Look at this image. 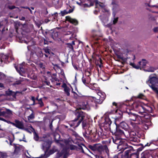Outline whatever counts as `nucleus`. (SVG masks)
<instances>
[{"label": "nucleus", "instance_id": "36", "mask_svg": "<svg viewBox=\"0 0 158 158\" xmlns=\"http://www.w3.org/2000/svg\"><path fill=\"white\" fill-rule=\"evenodd\" d=\"M44 50L46 54H50V50L49 49L46 48L44 49Z\"/></svg>", "mask_w": 158, "mask_h": 158}, {"label": "nucleus", "instance_id": "6", "mask_svg": "<svg viewBox=\"0 0 158 158\" xmlns=\"http://www.w3.org/2000/svg\"><path fill=\"white\" fill-rule=\"evenodd\" d=\"M96 150L99 152L102 153L104 151L106 153L108 157L109 156V151L107 146L106 145H102L101 144H97Z\"/></svg>", "mask_w": 158, "mask_h": 158}, {"label": "nucleus", "instance_id": "44", "mask_svg": "<svg viewBox=\"0 0 158 158\" xmlns=\"http://www.w3.org/2000/svg\"><path fill=\"white\" fill-rule=\"evenodd\" d=\"M82 6L84 7L89 6L87 4H82Z\"/></svg>", "mask_w": 158, "mask_h": 158}, {"label": "nucleus", "instance_id": "27", "mask_svg": "<svg viewBox=\"0 0 158 158\" xmlns=\"http://www.w3.org/2000/svg\"><path fill=\"white\" fill-rule=\"evenodd\" d=\"M5 113V112L4 111H1V110H0V116L4 115ZM0 120L4 121V122H6V120L5 119L1 117H0Z\"/></svg>", "mask_w": 158, "mask_h": 158}, {"label": "nucleus", "instance_id": "61", "mask_svg": "<svg viewBox=\"0 0 158 158\" xmlns=\"http://www.w3.org/2000/svg\"><path fill=\"white\" fill-rule=\"evenodd\" d=\"M38 102H40V101H42V98H40L38 100Z\"/></svg>", "mask_w": 158, "mask_h": 158}, {"label": "nucleus", "instance_id": "58", "mask_svg": "<svg viewBox=\"0 0 158 158\" xmlns=\"http://www.w3.org/2000/svg\"><path fill=\"white\" fill-rule=\"evenodd\" d=\"M3 86V85L1 83H0V87H2Z\"/></svg>", "mask_w": 158, "mask_h": 158}, {"label": "nucleus", "instance_id": "13", "mask_svg": "<svg viewBox=\"0 0 158 158\" xmlns=\"http://www.w3.org/2000/svg\"><path fill=\"white\" fill-rule=\"evenodd\" d=\"M152 152L150 150H146L142 153L141 155L145 158H149L152 156Z\"/></svg>", "mask_w": 158, "mask_h": 158}, {"label": "nucleus", "instance_id": "63", "mask_svg": "<svg viewBox=\"0 0 158 158\" xmlns=\"http://www.w3.org/2000/svg\"><path fill=\"white\" fill-rule=\"evenodd\" d=\"M56 136H57V137H58V138H59L60 137V136L59 134L56 135Z\"/></svg>", "mask_w": 158, "mask_h": 158}, {"label": "nucleus", "instance_id": "51", "mask_svg": "<svg viewBox=\"0 0 158 158\" xmlns=\"http://www.w3.org/2000/svg\"><path fill=\"white\" fill-rule=\"evenodd\" d=\"M31 99L34 102H35V98L34 97H32Z\"/></svg>", "mask_w": 158, "mask_h": 158}, {"label": "nucleus", "instance_id": "3", "mask_svg": "<svg viewBox=\"0 0 158 158\" xmlns=\"http://www.w3.org/2000/svg\"><path fill=\"white\" fill-rule=\"evenodd\" d=\"M75 115L77 118L70 122V125L73 127H77L84 119L85 116L81 109L77 110L75 111Z\"/></svg>", "mask_w": 158, "mask_h": 158}, {"label": "nucleus", "instance_id": "41", "mask_svg": "<svg viewBox=\"0 0 158 158\" xmlns=\"http://www.w3.org/2000/svg\"><path fill=\"white\" fill-rule=\"evenodd\" d=\"M38 104L40 105V107H42L44 106V104L42 101L39 102H38Z\"/></svg>", "mask_w": 158, "mask_h": 158}, {"label": "nucleus", "instance_id": "33", "mask_svg": "<svg viewBox=\"0 0 158 158\" xmlns=\"http://www.w3.org/2000/svg\"><path fill=\"white\" fill-rule=\"evenodd\" d=\"M0 155L1 156L0 158H6L7 157V155L6 153L1 152H0Z\"/></svg>", "mask_w": 158, "mask_h": 158}, {"label": "nucleus", "instance_id": "53", "mask_svg": "<svg viewBox=\"0 0 158 158\" xmlns=\"http://www.w3.org/2000/svg\"><path fill=\"white\" fill-rule=\"evenodd\" d=\"M98 12V10H95L94 11V13L95 14H97V12Z\"/></svg>", "mask_w": 158, "mask_h": 158}, {"label": "nucleus", "instance_id": "14", "mask_svg": "<svg viewBox=\"0 0 158 158\" xmlns=\"http://www.w3.org/2000/svg\"><path fill=\"white\" fill-rule=\"evenodd\" d=\"M15 123H12L14 126L20 129H22L23 128V125L21 122L17 120H15Z\"/></svg>", "mask_w": 158, "mask_h": 158}, {"label": "nucleus", "instance_id": "26", "mask_svg": "<svg viewBox=\"0 0 158 158\" xmlns=\"http://www.w3.org/2000/svg\"><path fill=\"white\" fill-rule=\"evenodd\" d=\"M151 125V123H144L143 125V128L146 130L148 129L149 126Z\"/></svg>", "mask_w": 158, "mask_h": 158}, {"label": "nucleus", "instance_id": "45", "mask_svg": "<svg viewBox=\"0 0 158 158\" xmlns=\"http://www.w3.org/2000/svg\"><path fill=\"white\" fill-rule=\"evenodd\" d=\"M8 7L10 9H13L15 8V6H9Z\"/></svg>", "mask_w": 158, "mask_h": 158}, {"label": "nucleus", "instance_id": "38", "mask_svg": "<svg viewBox=\"0 0 158 158\" xmlns=\"http://www.w3.org/2000/svg\"><path fill=\"white\" fill-rule=\"evenodd\" d=\"M80 2H78V1H76V3L77 4L79 5V6H82V3L83 2V1H81V0H80Z\"/></svg>", "mask_w": 158, "mask_h": 158}, {"label": "nucleus", "instance_id": "10", "mask_svg": "<svg viewBox=\"0 0 158 158\" xmlns=\"http://www.w3.org/2000/svg\"><path fill=\"white\" fill-rule=\"evenodd\" d=\"M95 6L96 8H98L99 9H101L103 12H108V10L107 9L105 5L103 3L96 1H95Z\"/></svg>", "mask_w": 158, "mask_h": 158}, {"label": "nucleus", "instance_id": "57", "mask_svg": "<svg viewBox=\"0 0 158 158\" xmlns=\"http://www.w3.org/2000/svg\"><path fill=\"white\" fill-rule=\"evenodd\" d=\"M113 105H114V106H116L117 105V103L116 102H113Z\"/></svg>", "mask_w": 158, "mask_h": 158}, {"label": "nucleus", "instance_id": "2", "mask_svg": "<svg viewBox=\"0 0 158 158\" xmlns=\"http://www.w3.org/2000/svg\"><path fill=\"white\" fill-rule=\"evenodd\" d=\"M134 110L142 115L141 117H145L146 114L148 112L152 113V109L151 107L142 106L140 103L135 102L132 104Z\"/></svg>", "mask_w": 158, "mask_h": 158}, {"label": "nucleus", "instance_id": "9", "mask_svg": "<svg viewBox=\"0 0 158 158\" xmlns=\"http://www.w3.org/2000/svg\"><path fill=\"white\" fill-rule=\"evenodd\" d=\"M97 96L96 100H95L96 102L101 104L104 100L105 98V94L104 93L98 91L97 92Z\"/></svg>", "mask_w": 158, "mask_h": 158}, {"label": "nucleus", "instance_id": "43", "mask_svg": "<svg viewBox=\"0 0 158 158\" xmlns=\"http://www.w3.org/2000/svg\"><path fill=\"white\" fill-rule=\"evenodd\" d=\"M153 31L155 32H158V27H156L154 28Z\"/></svg>", "mask_w": 158, "mask_h": 158}, {"label": "nucleus", "instance_id": "30", "mask_svg": "<svg viewBox=\"0 0 158 158\" xmlns=\"http://www.w3.org/2000/svg\"><path fill=\"white\" fill-rule=\"evenodd\" d=\"M8 139L10 141V144L11 145V143L13 142L14 139V135H12L10 137H9Z\"/></svg>", "mask_w": 158, "mask_h": 158}, {"label": "nucleus", "instance_id": "37", "mask_svg": "<svg viewBox=\"0 0 158 158\" xmlns=\"http://www.w3.org/2000/svg\"><path fill=\"white\" fill-rule=\"evenodd\" d=\"M5 112L6 113H7L9 115H11L12 114V111L9 109H6V112Z\"/></svg>", "mask_w": 158, "mask_h": 158}, {"label": "nucleus", "instance_id": "31", "mask_svg": "<svg viewBox=\"0 0 158 158\" xmlns=\"http://www.w3.org/2000/svg\"><path fill=\"white\" fill-rule=\"evenodd\" d=\"M97 144H95L94 146L90 145L89 146V148L92 149V150L95 151L96 150V146Z\"/></svg>", "mask_w": 158, "mask_h": 158}, {"label": "nucleus", "instance_id": "46", "mask_svg": "<svg viewBox=\"0 0 158 158\" xmlns=\"http://www.w3.org/2000/svg\"><path fill=\"white\" fill-rule=\"evenodd\" d=\"M68 45H69V48L72 50H73V46H72V45L70 44H68Z\"/></svg>", "mask_w": 158, "mask_h": 158}, {"label": "nucleus", "instance_id": "42", "mask_svg": "<svg viewBox=\"0 0 158 158\" xmlns=\"http://www.w3.org/2000/svg\"><path fill=\"white\" fill-rule=\"evenodd\" d=\"M118 20V18H116L114 19V20L113 21V23L114 24H115L117 22Z\"/></svg>", "mask_w": 158, "mask_h": 158}, {"label": "nucleus", "instance_id": "11", "mask_svg": "<svg viewBox=\"0 0 158 158\" xmlns=\"http://www.w3.org/2000/svg\"><path fill=\"white\" fill-rule=\"evenodd\" d=\"M51 145L50 142L48 140L44 141L42 143V148L45 152L47 151Z\"/></svg>", "mask_w": 158, "mask_h": 158}, {"label": "nucleus", "instance_id": "50", "mask_svg": "<svg viewBox=\"0 0 158 158\" xmlns=\"http://www.w3.org/2000/svg\"><path fill=\"white\" fill-rule=\"evenodd\" d=\"M79 148L81 150V151L82 152H84V151L83 149V148L81 146H79Z\"/></svg>", "mask_w": 158, "mask_h": 158}, {"label": "nucleus", "instance_id": "29", "mask_svg": "<svg viewBox=\"0 0 158 158\" xmlns=\"http://www.w3.org/2000/svg\"><path fill=\"white\" fill-rule=\"evenodd\" d=\"M27 118L28 119L29 121L34 118H35L34 114L32 113L29 116H28Z\"/></svg>", "mask_w": 158, "mask_h": 158}, {"label": "nucleus", "instance_id": "56", "mask_svg": "<svg viewBox=\"0 0 158 158\" xmlns=\"http://www.w3.org/2000/svg\"><path fill=\"white\" fill-rule=\"evenodd\" d=\"M113 158H118V155H116L114 156Z\"/></svg>", "mask_w": 158, "mask_h": 158}, {"label": "nucleus", "instance_id": "5", "mask_svg": "<svg viewBox=\"0 0 158 158\" xmlns=\"http://www.w3.org/2000/svg\"><path fill=\"white\" fill-rule=\"evenodd\" d=\"M122 113L121 112L120 113H119L120 116H118L115 119V123L116 125V127L114 130H112V133H114L115 135L117 136H118L125 135V134L123 131L120 129L118 128H117V127L118 124V118H122Z\"/></svg>", "mask_w": 158, "mask_h": 158}, {"label": "nucleus", "instance_id": "19", "mask_svg": "<svg viewBox=\"0 0 158 158\" xmlns=\"http://www.w3.org/2000/svg\"><path fill=\"white\" fill-rule=\"evenodd\" d=\"M19 70L18 69V68L15 67L16 70L17 71L19 72L20 74L22 76H23L24 75H23V74H22V73H25L26 72L25 70H24L23 67H22L21 65H19Z\"/></svg>", "mask_w": 158, "mask_h": 158}, {"label": "nucleus", "instance_id": "22", "mask_svg": "<svg viewBox=\"0 0 158 158\" xmlns=\"http://www.w3.org/2000/svg\"><path fill=\"white\" fill-rule=\"evenodd\" d=\"M119 126L123 129H125L128 127L127 124L124 122H123L120 123Z\"/></svg>", "mask_w": 158, "mask_h": 158}, {"label": "nucleus", "instance_id": "12", "mask_svg": "<svg viewBox=\"0 0 158 158\" xmlns=\"http://www.w3.org/2000/svg\"><path fill=\"white\" fill-rule=\"evenodd\" d=\"M123 150H126L125 152V155L127 156L129 153L131 152V151L132 150V148L131 146L126 145L125 147L122 148Z\"/></svg>", "mask_w": 158, "mask_h": 158}, {"label": "nucleus", "instance_id": "23", "mask_svg": "<svg viewBox=\"0 0 158 158\" xmlns=\"http://www.w3.org/2000/svg\"><path fill=\"white\" fill-rule=\"evenodd\" d=\"M73 11V10H70L68 11H67L65 10L63 11H61V13L62 16H64V15L67 14L68 13H70L72 12Z\"/></svg>", "mask_w": 158, "mask_h": 158}, {"label": "nucleus", "instance_id": "28", "mask_svg": "<svg viewBox=\"0 0 158 158\" xmlns=\"http://www.w3.org/2000/svg\"><path fill=\"white\" fill-rule=\"evenodd\" d=\"M70 89L68 87H66L64 89V91L66 93V94L68 96H69L70 95L69 92H70Z\"/></svg>", "mask_w": 158, "mask_h": 158}, {"label": "nucleus", "instance_id": "8", "mask_svg": "<svg viewBox=\"0 0 158 158\" xmlns=\"http://www.w3.org/2000/svg\"><path fill=\"white\" fill-rule=\"evenodd\" d=\"M127 112L129 115V118L130 120L137 122H140L142 120L141 117L138 115L130 112L127 111Z\"/></svg>", "mask_w": 158, "mask_h": 158}, {"label": "nucleus", "instance_id": "55", "mask_svg": "<svg viewBox=\"0 0 158 158\" xmlns=\"http://www.w3.org/2000/svg\"><path fill=\"white\" fill-rule=\"evenodd\" d=\"M45 56L46 57H48L49 55V54H45Z\"/></svg>", "mask_w": 158, "mask_h": 158}, {"label": "nucleus", "instance_id": "59", "mask_svg": "<svg viewBox=\"0 0 158 158\" xmlns=\"http://www.w3.org/2000/svg\"><path fill=\"white\" fill-rule=\"evenodd\" d=\"M85 107H88V103L86 102V104H85Z\"/></svg>", "mask_w": 158, "mask_h": 158}, {"label": "nucleus", "instance_id": "40", "mask_svg": "<svg viewBox=\"0 0 158 158\" xmlns=\"http://www.w3.org/2000/svg\"><path fill=\"white\" fill-rule=\"evenodd\" d=\"M85 74V75L86 76V77H89V76L90 75V72L88 71H86Z\"/></svg>", "mask_w": 158, "mask_h": 158}, {"label": "nucleus", "instance_id": "17", "mask_svg": "<svg viewBox=\"0 0 158 158\" xmlns=\"http://www.w3.org/2000/svg\"><path fill=\"white\" fill-rule=\"evenodd\" d=\"M66 19L68 21L75 25H76L78 23V21L76 19H72L70 17H66Z\"/></svg>", "mask_w": 158, "mask_h": 158}, {"label": "nucleus", "instance_id": "24", "mask_svg": "<svg viewBox=\"0 0 158 158\" xmlns=\"http://www.w3.org/2000/svg\"><path fill=\"white\" fill-rule=\"evenodd\" d=\"M139 155L137 153H132L127 158H138Z\"/></svg>", "mask_w": 158, "mask_h": 158}, {"label": "nucleus", "instance_id": "35", "mask_svg": "<svg viewBox=\"0 0 158 158\" xmlns=\"http://www.w3.org/2000/svg\"><path fill=\"white\" fill-rule=\"evenodd\" d=\"M144 95L142 94H139L138 96V98L141 99H144Z\"/></svg>", "mask_w": 158, "mask_h": 158}, {"label": "nucleus", "instance_id": "18", "mask_svg": "<svg viewBox=\"0 0 158 158\" xmlns=\"http://www.w3.org/2000/svg\"><path fill=\"white\" fill-rule=\"evenodd\" d=\"M83 83L85 85L88 84L90 82V78L89 77H84L83 76L82 78Z\"/></svg>", "mask_w": 158, "mask_h": 158}, {"label": "nucleus", "instance_id": "20", "mask_svg": "<svg viewBox=\"0 0 158 158\" xmlns=\"http://www.w3.org/2000/svg\"><path fill=\"white\" fill-rule=\"evenodd\" d=\"M17 93V92H13L11 90H8L6 91V93L7 95L12 96L13 97L15 98Z\"/></svg>", "mask_w": 158, "mask_h": 158}, {"label": "nucleus", "instance_id": "7", "mask_svg": "<svg viewBox=\"0 0 158 158\" xmlns=\"http://www.w3.org/2000/svg\"><path fill=\"white\" fill-rule=\"evenodd\" d=\"M147 63V62L146 60L142 59L141 61L139 62L137 65H136L135 64L132 63H131L130 65L135 69H140L141 70L142 68L145 67Z\"/></svg>", "mask_w": 158, "mask_h": 158}, {"label": "nucleus", "instance_id": "54", "mask_svg": "<svg viewBox=\"0 0 158 158\" xmlns=\"http://www.w3.org/2000/svg\"><path fill=\"white\" fill-rule=\"evenodd\" d=\"M20 19L22 20H24L25 19V18L24 17H22Z\"/></svg>", "mask_w": 158, "mask_h": 158}, {"label": "nucleus", "instance_id": "62", "mask_svg": "<svg viewBox=\"0 0 158 158\" xmlns=\"http://www.w3.org/2000/svg\"><path fill=\"white\" fill-rule=\"evenodd\" d=\"M24 8H26V9H28L29 10H30V9L28 7H24Z\"/></svg>", "mask_w": 158, "mask_h": 158}, {"label": "nucleus", "instance_id": "32", "mask_svg": "<svg viewBox=\"0 0 158 158\" xmlns=\"http://www.w3.org/2000/svg\"><path fill=\"white\" fill-rule=\"evenodd\" d=\"M113 142L116 144H118V143L120 142V140L119 139H113Z\"/></svg>", "mask_w": 158, "mask_h": 158}, {"label": "nucleus", "instance_id": "48", "mask_svg": "<svg viewBox=\"0 0 158 158\" xmlns=\"http://www.w3.org/2000/svg\"><path fill=\"white\" fill-rule=\"evenodd\" d=\"M19 150V148L18 147H16L15 148V152H16L17 151H18Z\"/></svg>", "mask_w": 158, "mask_h": 158}, {"label": "nucleus", "instance_id": "34", "mask_svg": "<svg viewBox=\"0 0 158 158\" xmlns=\"http://www.w3.org/2000/svg\"><path fill=\"white\" fill-rule=\"evenodd\" d=\"M82 126L83 129H85L86 128V123L85 122H83L82 123Z\"/></svg>", "mask_w": 158, "mask_h": 158}, {"label": "nucleus", "instance_id": "25", "mask_svg": "<svg viewBox=\"0 0 158 158\" xmlns=\"http://www.w3.org/2000/svg\"><path fill=\"white\" fill-rule=\"evenodd\" d=\"M8 58V56L6 55H3L2 56L1 58V62H2L3 61L6 62V61L7 60Z\"/></svg>", "mask_w": 158, "mask_h": 158}, {"label": "nucleus", "instance_id": "16", "mask_svg": "<svg viewBox=\"0 0 158 158\" xmlns=\"http://www.w3.org/2000/svg\"><path fill=\"white\" fill-rule=\"evenodd\" d=\"M48 34L54 40H56L58 36V33L56 31L50 32Z\"/></svg>", "mask_w": 158, "mask_h": 158}, {"label": "nucleus", "instance_id": "60", "mask_svg": "<svg viewBox=\"0 0 158 158\" xmlns=\"http://www.w3.org/2000/svg\"><path fill=\"white\" fill-rule=\"evenodd\" d=\"M151 6V7H155L156 8H158V6H156V5H155V6Z\"/></svg>", "mask_w": 158, "mask_h": 158}, {"label": "nucleus", "instance_id": "4", "mask_svg": "<svg viewBox=\"0 0 158 158\" xmlns=\"http://www.w3.org/2000/svg\"><path fill=\"white\" fill-rule=\"evenodd\" d=\"M147 83L157 95L158 93V77L154 75H150L149 76V80L147 81Z\"/></svg>", "mask_w": 158, "mask_h": 158}, {"label": "nucleus", "instance_id": "49", "mask_svg": "<svg viewBox=\"0 0 158 158\" xmlns=\"http://www.w3.org/2000/svg\"><path fill=\"white\" fill-rule=\"evenodd\" d=\"M62 87L63 88H64V89L65 88H66V87H67V86L66 85V84H64L62 85Z\"/></svg>", "mask_w": 158, "mask_h": 158}, {"label": "nucleus", "instance_id": "1", "mask_svg": "<svg viewBox=\"0 0 158 158\" xmlns=\"http://www.w3.org/2000/svg\"><path fill=\"white\" fill-rule=\"evenodd\" d=\"M56 141L62 147H63V150L61 152L59 153V157L63 155L64 158H66L69 155L68 150L70 148L71 150L77 149V147L76 146L71 144L73 141L70 138L68 139L57 140Z\"/></svg>", "mask_w": 158, "mask_h": 158}, {"label": "nucleus", "instance_id": "64", "mask_svg": "<svg viewBox=\"0 0 158 158\" xmlns=\"http://www.w3.org/2000/svg\"><path fill=\"white\" fill-rule=\"evenodd\" d=\"M98 158H103V157L101 156H100L98 157Z\"/></svg>", "mask_w": 158, "mask_h": 158}, {"label": "nucleus", "instance_id": "39", "mask_svg": "<svg viewBox=\"0 0 158 158\" xmlns=\"http://www.w3.org/2000/svg\"><path fill=\"white\" fill-rule=\"evenodd\" d=\"M34 139L36 141H37L38 140V136L36 133L34 134Z\"/></svg>", "mask_w": 158, "mask_h": 158}, {"label": "nucleus", "instance_id": "15", "mask_svg": "<svg viewBox=\"0 0 158 158\" xmlns=\"http://www.w3.org/2000/svg\"><path fill=\"white\" fill-rule=\"evenodd\" d=\"M111 4L113 6L112 9L114 11H116L118 10L119 6L116 1L113 0Z\"/></svg>", "mask_w": 158, "mask_h": 158}, {"label": "nucleus", "instance_id": "47", "mask_svg": "<svg viewBox=\"0 0 158 158\" xmlns=\"http://www.w3.org/2000/svg\"><path fill=\"white\" fill-rule=\"evenodd\" d=\"M87 134V132L86 131H85L83 133V135L85 137H87V136L86 135V134Z\"/></svg>", "mask_w": 158, "mask_h": 158}, {"label": "nucleus", "instance_id": "21", "mask_svg": "<svg viewBox=\"0 0 158 158\" xmlns=\"http://www.w3.org/2000/svg\"><path fill=\"white\" fill-rule=\"evenodd\" d=\"M143 70L145 72H153L154 71L155 69L154 67L149 66L148 67L147 69H144Z\"/></svg>", "mask_w": 158, "mask_h": 158}, {"label": "nucleus", "instance_id": "52", "mask_svg": "<svg viewBox=\"0 0 158 158\" xmlns=\"http://www.w3.org/2000/svg\"><path fill=\"white\" fill-rule=\"evenodd\" d=\"M150 144H151V143H147L145 145V146H149L150 145Z\"/></svg>", "mask_w": 158, "mask_h": 158}]
</instances>
